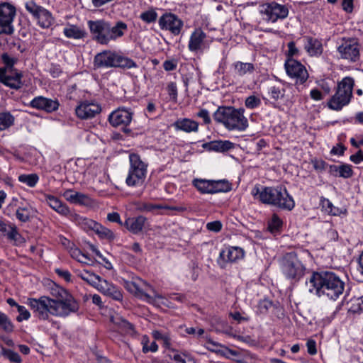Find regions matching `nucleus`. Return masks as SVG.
Segmentation results:
<instances>
[{
    "label": "nucleus",
    "instance_id": "59",
    "mask_svg": "<svg viewBox=\"0 0 363 363\" xmlns=\"http://www.w3.org/2000/svg\"><path fill=\"white\" fill-rule=\"evenodd\" d=\"M206 347L211 352H216V353H220L222 350L220 348L223 347V346L216 342H213L212 340H209L206 342Z\"/></svg>",
    "mask_w": 363,
    "mask_h": 363
},
{
    "label": "nucleus",
    "instance_id": "22",
    "mask_svg": "<svg viewBox=\"0 0 363 363\" xmlns=\"http://www.w3.org/2000/svg\"><path fill=\"white\" fill-rule=\"evenodd\" d=\"M206 34L201 28H196L191 34L188 48L192 52H198L205 47Z\"/></svg>",
    "mask_w": 363,
    "mask_h": 363
},
{
    "label": "nucleus",
    "instance_id": "10",
    "mask_svg": "<svg viewBox=\"0 0 363 363\" xmlns=\"http://www.w3.org/2000/svg\"><path fill=\"white\" fill-rule=\"evenodd\" d=\"M360 48L361 45L357 38H342L337 47V52L340 58L354 63L360 59Z\"/></svg>",
    "mask_w": 363,
    "mask_h": 363
},
{
    "label": "nucleus",
    "instance_id": "23",
    "mask_svg": "<svg viewBox=\"0 0 363 363\" xmlns=\"http://www.w3.org/2000/svg\"><path fill=\"white\" fill-rule=\"evenodd\" d=\"M96 289L105 296H109L116 301H121L123 294L119 289L112 283L101 277Z\"/></svg>",
    "mask_w": 363,
    "mask_h": 363
},
{
    "label": "nucleus",
    "instance_id": "60",
    "mask_svg": "<svg viewBox=\"0 0 363 363\" xmlns=\"http://www.w3.org/2000/svg\"><path fill=\"white\" fill-rule=\"evenodd\" d=\"M288 47V58H293L294 56L298 55L299 53L298 49L296 47L295 43L291 41L287 45Z\"/></svg>",
    "mask_w": 363,
    "mask_h": 363
},
{
    "label": "nucleus",
    "instance_id": "15",
    "mask_svg": "<svg viewBox=\"0 0 363 363\" xmlns=\"http://www.w3.org/2000/svg\"><path fill=\"white\" fill-rule=\"evenodd\" d=\"M87 26L93 40L101 45H108L109 22L105 20H89Z\"/></svg>",
    "mask_w": 363,
    "mask_h": 363
},
{
    "label": "nucleus",
    "instance_id": "35",
    "mask_svg": "<svg viewBox=\"0 0 363 363\" xmlns=\"http://www.w3.org/2000/svg\"><path fill=\"white\" fill-rule=\"evenodd\" d=\"M193 184L201 194H213V180L195 179L193 181Z\"/></svg>",
    "mask_w": 363,
    "mask_h": 363
},
{
    "label": "nucleus",
    "instance_id": "49",
    "mask_svg": "<svg viewBox=\"0 0 363 363\" xmlns=\"http://www.w3.org/2000/svg\"><path fill=\"white\" fill-rule=\"evenodd\" d=\"M283 222L281 219L276 214H274L269 221L268 229L272 233L277 232L282 227Z\"/></svg>",
    "mask_w": 363,
    "mask_h": 363
},
{
    "label": "nucleus",
    "instance_id": "21",
    "mask_svg": "<svg viewBox=\"0 0 363 363\" xmlns=\"http://www.w3.org/2000/svg\"><path fill=\"white\" fill-rule=\"evenodd\" d=\"M22 74L18 70L6 71L0 69V82L11 89L18 90L23 86Z\"/></svg>",
    "mask_w": 363,
    "mask_h": 363
},
{
    "label": "nucleus",
    "instance_id": "53",
    "mask_svg": "<svg viewBox=\"0 0 363 363\" xmlns=\"http://www.w3.org/2000/svg\"><path fill=\"white\" fill-rule=\"evenodd\" d=\"M272 306V301L267 299L261 300L259 301L257 305V313L260 314H266Z\"/></svg>",
    "mask_w": 363,
    "mask_h": 363
},
{
    "label": "nucleus",
    "instance_id": "57",
    "mask_svg": "<svg viewBox=\"0 0 363 363\" xmlns=\"http://www.w3.org/2000/svg\"><path fill=\"white\" fill-rule=\"evenodd\" d=\"M48 72L52 77L56 78L60 77V74L62 73V69L61 68L60 65L51 64L48 69Z\"/></svg>",
    "mask_w": 363,
    "mask_h": 363
},
{
    "label": "nucleus",
    "instance_id": "4",
    "mask_svg": "<svg viewBox=\"0 0 363 363\" xmlns=\"http://www.w3.org/2000/svg\"><path fill=\"white\" fill-rule=\"evenodd\" d=\"M242 108L219 107L213 114L214 120L229 130L245 131L249 125Z\"/></svg>",
    "mask_w": 363,
    "mask_h": 363
},
{
    "label": "nucleus",
    "instance_id": "6",
    "mask_svg": "<svg viewBox=\"0 0 363 363\" xmlns=\"http://www.w3.org/2000/svg\"><path fill=\"white\" fill-rule=\"evenodd\" d=\"M354 79L351 77H345L337 82L335 93L328 102V107L333 111H339L347 106L352 98Z\"/></svg>",
    "mask_w": 363,
    "mask_h": 363
},
{
    "label": "nucleus",
    "instance_id": "33",
    "mask_svg": "<svg viewBox=\"0 0 363 363\" xmlns=\"http://www.w3.org/2000/svg\"><path fill=\"white\" fill-rule=\"evenodd\" d=\"M233 74L238 77H243L252 74L255 71V66L252 63L238 61L232 65Z\"/></svg>",
    "mask_w": 363,
    "mask_h": 363
},
{
    "label": "nucleus",
    "instance_id": "28",
    "mask_svg": "<svg viewBox=\"0 0 363 363\" xmlns=\"http://www.w3.org/2000/svg\"><path fill=\"white\" fill-rule=\"evenodd\" d=\"M128 30V26L125 23L119 21L114 26L109 22L108 44L111 41L116 40L118 38L123 37Z\"/></svg>",
    "mask_w": 363,
    "mask_h": 363
},
{
    "label": "nucleus",
    "instance_id": "9",
    "mask_svg": "<svg viewBox=\"0 0 363 363\" xmlns=\"http://www.w3.org/2000/svg\"><path fill=\"white\" fill-rule=\"evenodd\" d=\"M280 267L285 277L294 281L299 280L304 275L306 270V267L295 252L286 253L281 260Z\"/></svg>",
    "mask_w": 363,
    "mask_h": 363
},
{
    "label": "nucleus",
    "instance_id": "26",
    "mask_svg": "<svg viewBox=\"0 0 363 363\" xmlns=\"http://www.w3.org/2000/svg\"><path fill=\"white\" fill-rule=\"evenodd\" d=\"M303 40L304 49L310 56H320L322 54L323 48L320 40L311 36H305Z\"/></svg>",
    "mask_w": 363,
    "mask_h": 363
},
{
    "label": "nucleus",
    "instance_id": "17",
    "mask_svg": "<svg viewBox=\"0 0 363 363\" xmlns=\"http://www.w3.org/2000/svg\"><path fill=\"white\" fill-rule=\"evenodd\" d=\"M133 116V113L130 109L118 108L110 113L108 121L113 127L123 129L131 123Z\"/></svg>",
    "mask_w": 363,
    "mask_h": 363
},
{
    "label": "nucleus",
    "instance_id": "38",
    "mask_svg": "<svg viewBox=\"0 0 363 363\" xmlns=\"http://www.w3.org/2000/svg\"><path fill=\"white\" fill-rule=\"evenodd\" d=\"M72 245V247L69 249V254L72 258L82 264H88L91 261V258L87 254L82 252L79 248L74 247L73 244Z\"/></svg>",
    "mask_w": 363,
    "mask_h": 363
},
{
    "label": "nucleus",
    "instance_id": "47",
    "mask_svg": "<svg viewBox=\"0 0 363 363\" xmlns=\"http://www.w3.org/2000/svg\"><path fill=\"white\" fill-rule=\"evenodd\" d=\"M1 354L6 359H8L11 362L21 363L22 359L18 353L10 350L2 348Z\"/></svg>",
    "mask_w": 363,
    "mask_h": 363
},
{
    "label": "nucleus",
    "instance_id": "64",
    "mask_svg": "<svg viewBox=\"0 0 363 363\" xmlns=\"http://www.w3.org/2000/svg\"><path fill=\"white\" fill-rule=\"evenodd\" d=\"M197 116L202 118L204 123L206 124H209L211 121L209 116V113L206 109H201L199 112L197 113Z\"/></svg>",
    "mask_w": 363,
    "mask_h": 363
},
{
    "label": "nucleus",
    "instance_id": "30",
    "mask_svg": "<svg viewBox=\"0 0 363 363\" xmlns=\"http://www.w3.org/2000/svg\"><path fill=\"white\" fill-rule=\"evenodd\" d=\"M203 147L208 151L224 152L234 147V144L229 140H214L203 144Z\"/></svg>",
    "mask_w": 363,
    "mask_h": 363
},
{
    "label": "nucleus",
    "instance_id": "56",
    "mask_svg": "<svg viewBox=\"0 0 363 363\" xmlns=\"http://www.w3.org/2000/svg\"><path fill=\"white\" fill-rule=\"evenodd\" d=\"M17 311L19 313V315L16 318L18 322L26 320L30 317V312L23 306H18Z\"/></svg>",
    "mask_w": 363,
    "mask_h": 363
},
{
    "label": "nucleus",
    "instance_id": "20",
    "mask_svg": "<svg viewBox=\"0 0 363 363\" xmlns=\"http://www.w3.org/2000/svg\"><path fill=\"white\" fill-rule=\"evenodd\" d=\"M101 111V107L96 101H84L81 102L75 108V112L81 119H89L94 118L96 114Z\"/></svg>",
    "mask_w": 363,
    "mask_h": 363
},
{
    "label": "nucleus",
    "instance_id": "27",
    "mask_svg": "<svg viewBox=\"0 0 363 363\" xmlns=\"http://www.w3.org/2000/svg\"><path fill=\"white\" fill-rule=\"evenodd\" d=\"M172 126L176 130L185 133L197 132L199 130L198 122L187 118H178L174 122Z\"/></svg>",
    "mask_w": 363,
    "mask_h": 363
},
{
    "label": "nucleus",
    "instance_id": "29",
    "mask_svg": "<svg viewBox=\"0 0 363 363\" xmlns=\"http://www.w3.org/2000/svg\"><path fill=\"white\" fill-rule=\"evenodd\" d=\"M63 196L71 203L86 205L90 203V199L87 195L72 189L66 190L63 194Z\"/></svg>",
    "mask_w": 363,
    "mask_h": 363
},
{
    "label": "nucleus",
    "instance_id": "31",
    "mask_svg": "<svg viewBox=\"0 0 363 363\" xmlns=\"http://www.w3.org/2000/svg\"><path fill=\"white\" fill-rule=\"evenodd\" d=\"M146 218L142 216L133 218H128L125 221L126 228L134 234L140 233L144 226Z\"/></svg>",
    "mask_w": 363,
    "mask_h": 363
},
{
    "label": "nucleus",
    "instance_id": "8",
    "mask_svg": "<svg viewBox=\"0 0 363 363\" xmlns=\"http://www.w3.org/2000/svg\"><path fill=\"white\" fill-rule=\"evenodd\" d=\"M128 289L130 291L133 293L135 296L148 303L164 304L163 301L164 298L157 293L155 289L150 284L143 280H139L138 281L128 284Z\"/></svg>",
    "mask_w": 363,
    "mask_h": 363
},
{
    "label": "nucleus",
    "instance_id": "61",
    "mask_svg": "<svg viewBox=\"0 0 363 363\" xmlns=\"http://www.w3.org/2000/svg\"><path fill=\"white\" fill-rule=\"evenodd\" d=\"M306 347L308 354L314 355L317 353L316 342L314 340L309 339L306 342Z\"/></svg>",
    "mask_w": 363,
    "mask_h": 363
},
{
    "label": "nucleus",
    "instance_id": "43",
    "mask_svg": "<svg viewBox=\"0 0 363 363\" xmlns=\"http://www.w3.org/2000/svg\"><path fill=\"white\" fill-rule=\"evenodd\" d=\"M18 181L29 187H34L39 181V177L37 174H23L18 176Z\"/></svg>",
    "mask_w": 363,
    "mask_h": 363
},
{
    "label": "nucleus",
    "instance_id": "2",
    "mask_svg": "<svg viewBox=\"0 0 363 363\" xmlns=\"http://www.w3.org/2000/svg\"><path fill=\"white\" fill-rule=\"evenodd\" d=\"M306 286L311 293L318 296H326L336 300L343 293L345 283L334 272H313L306 279Z\"/></svg>",
    "mask_w": 363,
    "mask_h": 363
},
{
    "label": "nucleus",
    "instance_id": "19",
    "mask_svg": "<svg viewBox=\"0 0 363 363\" xmlns=\"http://www.w3.org/2000/svg\"><path fill=\"white\" fill-rule=\"evenodd\" d=\"M244 257V251L238 247H228L220 252L217 259L221 268H225L228 263L235 262Z\"/></svg>",
    "mask_w": 363,
    "mask_h": 363
},
{
    "label": "nucleus",
    "instance_id": "24",
    "mask_svg": "<svg viewBox=\"0 0 363 363\" xmlns=\"http://www.w3.org/2000/svg\"><path fill=\"white\" fill-rule=\"evenodd\" d=\"M30 105L32 108L50 113L57 110L60 104L57 100L37 96L30 101Z\"/></svg>",
    "mask_w": 363,
    "mask_h": 363
},
{
    "label": "nucleus",
    "instance_id": "7",
    "mask_svg": "<svg viewBox=\"0 0 363 363\" xmlns=\"http://www.w3.org/2000/svg\"><path fill=\"white\" fill-rule=\"evenodd\" d=\"M128 157L130 167L125 183L128 186H141L146 177L147 164L136 153H130Z\"/></svg>",
    "mask_w": 363,
    "mask_h": 363
},
{
    "label": "nucleus",
    "instance_id": "1",
    "mask_svg": "<svg viewBox=\"0 0 363 363\" xmlns=\"http://www.w3.org/2000/svg\"><path fill=\"white\" fill-rule=\"evenodd\" d=\"M54 298L41 296L39 298H28V305L35 317L42 320H49L50 315L65 318L79 309V303L65 289L61 287L52 289Z\"/></svg>",
    "mask_w": 363,
    "mask_h": 363
},
{
    "label": "nucleus",
    "instance_id": "62",
    "mask_svg": "<svg viewBox=\"0 0 363 363\" xmlns=\"http://www.w3.org/2000/svg\"><path fill=\"white\" fill-rule=\"evenodd\" d=\"M313 168L315 170L323 171L325 169L326 163L322 160H313L311 161Z\"/></svg>",
    "mask_w": 363,
    "mask_h": 363
},
{
    "label": "nucleus",
    "instance_id": "46",
    "mask_svg": "<svg viewBox=\"0 0 363 363\" xmlns=\"http://www.w3.org/2000/svg\"><path fill=\"white\" fill-rule=\"evenodd\" d=\"M335 172L339 173V177L343 178H350L353 174V171L350 164H342L340 166L331 167Z\"/></svg>",
    "mask_w": 363,
    "mask_h": 363
},
{
    "label": "nucleus",
    "instance_id": "25",
    "mask_svg": "<svg viewBox=\"0 0 363 363\" xmlns=\"http://www.w3.org/2000/svg\"><path fill=\"white\" fill-rule=\"evenodd\" d=\"M45 201L51 208L59 214L64 216L70 215L71 211L69 208L57 197L50 194H45Z\"/></svg>",
    "mask_w": 363,
    "mask_h": 363
},
{
    "label": "nucleus",
    "instance_id": "14",
    "mask_svg": "<svg viewBox=\"0 0 363 363\" xmlns=\"http://www.w3.org/2000/svg\"><path fill=\"white\" fill-rule=\"evenodd\" d=\"M288 76L295 79L296 84H303L308 78V73L303 65L293 58H288L284 64Z\"/></svg>",
    "mask_w": 363,
    "mask_h": 363
},
{
    "label": "nucleus",
    "instance_id": "32",
    "mask_svg": "<svg viewBox=\"0 0 363 363\" xmlns=\"http://www.w3.org/2000/svg\"><path fill=\"white\" fill-rule=\"evenodd\" d=\"M63 34L67 38H72L74 40L82 39L86 35V33L84 28L73 24H68L63 29Z\"/></svg>",
    "mask_w": 363,
    "mask_h": 363
},
{
    "label": "nucleus",
    "instance_id": "54",
    "mask_svg": "<svg viewBox=\"0 0 363 363\" xmlns=\"http://www.w3.org/2000/svg\"><path fill=\"white\" fill-rule=\"evenodd\" d=\"M322 205L328 213L333 216L339 214V209L335 207L329 199H324L322 201Z\"/></svg>",
    "mask_w": 363,
    "mask_h": 363
},
{
    "label": "nucleus",
    "instance_id": "5",
    "mask_svg": "<svg viewBox=\"0 0 363 363\" xmlns=\"http://www.w3.org/2000/svg\"><path fill=\"white\" fill-rule=\"evenodd\" d=\"M94 67L96 68L121 67L130 69L137 67V64L130 58H128L120 52L106 50L94 57Z\"/></svg>",
    "mask_w": 363,
    "mask_h": 363
},
{
    "label": "nucleus",
    "instance_id": "34",
    "mask_svg": "<svg viewBox=\"0 0 363 363\" xmlns=\"http://www.w3.org/2000/svg\"><path fill=\"white\" fill-rule=\"evenodd\" d=\"M111 320L122 333L128 335L135 333L134 325L123 318L120 316L112 317Z\"/></svg>",
    "mask_w": 363,
    "mask_h": 363
},
{
    "label": "nucleus",
    "instance_id": "52",
    "mask_svg": "<svg viewBox=\"0 0 363 363\" xmlns=\"http://www.w3.org/2000/svg\"><path fill=\"white\" fill-rule=\"evenodd\" d=\"M171 359L174 363H196L193 359L184 354L175 353Z\"/></svg>",
    "mask_w": 363,
    "mask_h": 363
},
{
    "label": "nucleus",
    "instance_id": "51",
    "mask_svg": "<svg viewBox=\"0 0 363 363\" xmlns=\"http://www.w3.org/2000/svg\"><path fill=\"white\" fill-rule=\"evenodd\" d=\"M143 344V352L147 353L149 352H156L158 350V345L155 342H149L147 337L145 336L142 340Z\"/></svg>",
    "mask_w": 363,
    "mask_h": 363
},
{
    "label": "nucleus",
    "instance_id": "12",
    "mask_svg": "<svg viewBox=\"0 0 363 363\" xmlns=\"http://www.w3.org/2000/svg\"><path fill=\"white\" fill-rule=\"evenodd\" d=\"M16 7L9 2H0V35H11L14 33Z\"/></svg>",
    "mask_w": 363,
    "mask_h": 363
},
{
    "label": "nucleus",
    "instance_id": "44",
    "mask_svg": "<svg viewBox=\"0 0 363 363\" xmlns=\"http://www.w3.org/2000/svg\"><path fill=\"white\" fill-rule=\"evenodd\" d=\"M1 62L4 65V67H0V69L6 71H13L16 70L13 68L14 64L16 62L17 60L11 56H10L7 53H3L1 56Z\"/></svg>",
    "mask_w": 363,
    "mask_h": 363
},
{
    "label": "nucleus",
    "instance_id": "45",
    "mask_svg": "<svg viewBox=\"0 0 363 363\" xmlns=\"http://www.w3.org/2000/svg\"><path fill=\"white\" fill-rule=\"evenodd\" d=\"M139 18L146 23H155L157 18V13L155 9H150L147 11L142 12Z\"/></svg>",
    "mask_w": 363,
    "mask_h": 363
},
{
    "label": "nucleus",
    "instance_id": "42",
    "mask_svg": "<svg viewBox=\"0 0 363 363\" xmlns=\"http://www.w3.org/2000/svg\"><path fill=\"white\" fill-rule=\"evenodd\" d=\"M14 117L8 111L0 112V130H4L13 124Z\"/></svg>",
    "mask_w": 363,
    "mask_h": 363
},
{
    "label": "nucleus",
    "instance_id": "63",
    "mask_svg": "<svg viewBox=\"0 0 363 363\" xmlns=\"http://www.w3.org/2000/svg\"><path fill=\"white\" fill-rule=\"evenodd\" d=\"M177 63L174 60H166L163 63V67L166 71H173L177 68Z\"/></svg>",
    "mask_w": 363,
    "mask_h": 363
},
{
    "label": "nucleus",
    "instance_id": "40",
    "mask_svg": "<svg viewBox=\"0 0 363 363\" xmlns=\"http://www.w3.org/2000/svg\"><path fill=\"white\" fill-rule=\"evenodd\" d=\"M6 235L9 240L13 241L15 245L22 243L23 238L18 233V229L15 225H9Z\"/></svg>",
    "mask_w": 363,
    "mask_h": 363
},
{
    "label": "nucleus",
    "instance_id": "18",
    "mask_svg": "<svg viewBox=\"0 0 363 363\" xmlns=\"http://www.w3.org/2000/svg\"><path fill=\"white\" fill-rule=\"evenodd\" d=\"M159 26L162 30L170 31L177 35L183 27V21L174 13H165L159 19Z\"/></svg>",
    "mask_w": 363,
    "mask_h": 363
},
{
    "label": "nucleus",
    "instance_id": "11",
    "mask_svg": "<svg viewBox=\"0 0 363 363\" xmlns=\"http://www.w3.org/2000/svg\"><path fill=\"white\" fill-rule=\"evenodd\" d=\"M25 8L40 27L48 28L53 24L55 18L52 13L45 8L38 5L33 0L26 1Z\"/></svg>",
    "mask_w": 363,
    "mask_h": 363
},
{
    "label": "nucleus",
    "instance_id": "37",
    "mask_svg": "<svg viewBox=\"0 0 363 363\" xmlns=\"http://www.w3.org/2000/svg\"><path fill=\"white\" fill-rule=\"evenodd\" d=\"M77 275L94 288H96L101 279V277L87 270L78 271Z\"/></svg>",
    "mask_w": 363,
    "mask_h": 363
},
{
    "label": "nucleus",
    "instance_id": "39",
    "mask_svg": "<svg viewBox=\"0 0 363 363\" xmlns=\"http://www.w3.org/2000/svg\"><path fill=\"white\" fill-rule=\"evenodd\" d=\"M268 95L269 96L277 101L284 97L285 94V89L280 85H272L268 87Z\"/></svg>",
    "mask_w": 363,
    "mask_h": 363
},
{
    "label": "nucleus",
    "instance_id": "48",
    "mask_svg": "<svg viewBox=\"0 0 363 363\" xmlns=\"http://www.w3.org/2000/svg\"><path fill=\"white\" fill-rule=\"evenodd\" d=\"M0 328L6 333H11L13 330V325L11 320L1 311H0Z\"/></svg>",
    "mask_w": 363,
    "mask_h": 363
},
{
    "label": "nucleus",
    "instance_id": "16",
    "mask_svg": "<svg viewBox=\"0 0 363 363\" xmlns=\"http://www.w3.org/2000/svg\"><path fill=\"white\" fill-rule=\"evenodd\" d=\"M77 221L84 228L94 230L98 236L101 239L107 240H113L115 238L114 233L108 228L101 225L100 223L86 218L81 217L75 215Z\"/></svg>",
    "mask_w": 363,
    "mask_h": 363
},
{
    "label": "nucleus",
    "instance_id": "58",
    "mask_svg": "<svg viewBox=\"0 0 363 363\" xmlns=\"http://www.w3.org/2000/svg\"><path fill=\"white\" fill-rule=\"evenodd\" d=\"M222 223L219 220L209 222L206 224V228L209 231L218 233L222 229Z\"/></svg>",
    "mask_w": 363,
    "mask_h": 363
},
{
    "label": "nucleus",
    "instance_id": "41",
    "mask_svg": "<svg viewBox=\"0 0 363 363\" xmlns=\"http://www.w3.org/2000/svg\"><path fill=\"white\" fill-rule=\"evenodd\" d=\"M230 190L231 184L227 180H213V194L219 192H228Z\"/></svg>",
    "mask_w": 363,
    "mask_h": 363
},
{
    "label": "nucleus",
    "instance_id": "55",
    "mask_svg": "<svg viewBox=\"0 0 363 363\" xmlns=\"http://www.w3.org/2000/svg\"><path fill=\"white\" fill-rule=\"evenodd\" d=\"M167 94L172 101L176 102L177 100L178 91L175 82H169L167 86Z\"/></svg>",
    "mask_w": 363,
    "mask_h": 363
},
{
    "label": "nucleus",
    "instance_id": "36",
    "mask_svg": "<svg viewBox=\"0 0 363 363\" xmlns=\"http://www.w3.org/2000/svg\"><path fill=\"white\" fill-rule=\"evenodd\" d=\"M32 208L30 205H21L17 206L16 209V218L23 223H26L31 218Z\"/></svg>",
    "mask_w": 363,
    "mask_h": 363
},
{
    "label": "nucleus",
    "instance_id": "13",
    "mask_svg": "<svg viewBox=\"0 0 363 363\" xmlns=\"http://www.w3.org/2000/svg\"><path fill=\"white\" fill-rule=\"evenodd\" d=\"M259 12L264 20L274 23L279 19L286 18L289 15V9L286 5L272 1L260 5Z\"/></svg>",
    "mask_w": 363,
    "mask_h": 363
},
{
    "label": "nucleus",
    "instance_id": "3",
    "mask_svg": "<svg viewBox=\"0 0 363 363\" xmlns=\"http://www.w3.org/2000/svg\"><path fill=\"white\" fill-rule=\"evenodd\" d=\"M253 196L262 203L277 208L291 211L295 206V202L284 186H264L259 189L255 186L252 191Z\"/></svg>",
    "mask_w": 363,
    "mask_h": 363
},
{
    "label": "nucleus",
    "instance_id": "50",
    "mask_svg": "<svg viewBox=\"0 0 363 363\" xmlns=\"http://www.w3.org/2000/svg\"><path fill=\"white\" fill-rule=\"evenodd\" d=\"M261 99L255 95H250L245 100V106L248 109H255L261 105Z\"/></svg>",
    "mask_w": 363,
    "mask_h": 363
}]
</instances>
